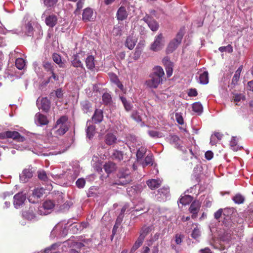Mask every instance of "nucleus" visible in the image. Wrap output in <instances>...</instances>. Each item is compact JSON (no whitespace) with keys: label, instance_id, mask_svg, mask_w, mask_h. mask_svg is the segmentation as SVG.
<instances>
[{"label":"nucleus","instance_id":"f257e3e1","mask_svg":"<svg viewBox=\"0 0 253 253\" xmlns=\"http://www.w3.org/2000/svg\"><path fill=\"white\" fill-rule=\"evenodd\" d=\"M164 75V71L161 67H155L153 69V72L150 75V79L146 81V84L149 87L156 88L162 83Z\"/></svg>","mask_w":253,"mask_h":253},{"label":"nucleus","instance_id":"f03ea898","mask_svg":"<svg viewBox=\"0 0 253 253\" xmlns=\"http://www.w3.org/2000/svg\"><path fill=\"white\" fill-rule=\"evenodd\" d=\"M118 179L116 182L118 185H125L130 183L132 178L128 169H121L118 173Z\"/></svg>","mask_w":253,"mask_h":253},{"label":"nucleus","instance_id":"7ed1b4c3","mask_svg":"<svg viewBox=\"0 0 253 253\" xmlns=\"http://www.w3.org/2000/svg\"><path fill=\"white\" fill-rule=\"evenodd\" d=\"M183 37V34L182 32L179 31L176 34L175 38L171 40L169 43L166 49L167 53H171L177 48L181 42Z\"/></svg>","mask_w":253,"mask_h":253},{"label":"nucleus","instance_id":"20e7f679","mask_svg":"<svg viewBox=\"0 0 253 253\" xmlns=\"http://www.w3.org/2000/svg\"><path fill=\"white\" fill-rule=\"evenodd\" d=\"M37 209L34 206H30L28 209L22 211V216L26 219L32 220L37 219Z\"/></svg>","mask_w":253,"mask_h":253},{"label":"nucleus","instance_id":"39448f33","mask_svg":"<svg viewBox=\"0 0 253 253\" xmlns=\"http://www.w3.org/2000/svg\"><path fill=\"white\" fill-rule=\"evenodd\" d=\"M4 137L12 138L18 142H23L25 138L16 131H6L2 134Z\"/></svg>","mask_w":253,"mask_h":253},{"label":"nucleus","instance_id":"423d86ee","mask_svg":"<svg viewBox=\"0 0 253 253\" xmlns=\"http://www.w3.org/2000/svg\"><path fill=\"white\" fill-rule=\"evenodd\" d=\"M142 20L148 24L152 31H156L158 30L159 25L152 17L146 14Z\"/></svg>","mask_w":253,"mask_h":253},{"label":"nucleus","instance_id":"0eeeda50","mask_svg":"<svg viewBox=\"0 0 253 253\" xmlns=\"http://www.w3.org/2000/svg\"><path fill=\"white\" fill-rule=\"evenodd\" d=\"M163 39V35L161 33L159 34L157 37H156L154 42L151 45V50L154 51H158L161 50L164 46Z\"/></svg>","mask_w":253,"mask_h":253},{"label":"nucleus","instance_id":"6e6552de","mask_svg":"<svg viewBox=\"0 0 253 253\" xmlns=\"http://www.w3.org/2000/svg\"><path fill=\"white\" fill-rule=\"evenodd\" d=\"M94 18L93 10L92 8L87 7L84 10L82 19L84 22L93 21Z\"/></svg>","mask_w":253,"mask_h":253},{"label":"nucleus","instance_id":"1a4fd4ad","mask_svg":"<svg viewBox=\"0 0 253 253\" xmlns=\"http://www.w3.org/2000/svg\"><path fill=\"white\" fill-rule=\"evenodd\" d=\"M201 207V203L199 201H194L192 202L189 208V211L192 213V218H195L197 216L198 212Z\"/></svg>","mask_w":253,"mask_h":253},{"label":"nucleus","instance_id":"9d476101","mask_svg":"<svg viewBox=\"0 0 253 253\" xmlns=\"http://www.w3.org/2000/svg\"><path fill=\"white\" fill-rule=\"evenodd\" d=\"M13 199V205L15 208L17 209L24 203L26 197L22 193H18L14 195Z\"/></svg>","mask_w":253,"mask_h":253},{"label":"nucleus","instance_id":"9b49d317","mask_svg":"<svg viewBox=\"0 0 253 253\" xmlns=\"http://www.w3.org/2000/svg\"><path fill=\"white\" fill-rule=\"evenodd\" d=\"M103 117L104 116L103 111L99 109H96L91 118V119L94 124H98L102 122Z\"/></svg>","mask_w":253,"mask_h":253},{"label":"nucleus","instance_id":"f8f14e48","mask_svg":"<svg viewBox=\"0 0 253 253\" xmlns=\"http://www.w3.org/2000/svg\"><path fill=\"white\" fill-rule=\"evenodd\" d=\"M127 12L126 8L124 6H121L118 10L117 12V19L119 21H123L127 17Z\"/></svg>","mask_w":253,"mask_h":253},{"label":"nucleus","instance_id":"ddd939ff","mask_svg":"<svg viewBox=\"0 0 253 253\" xmlns=\"http://www.w3.org/2000/svg\"><path fill=\"white\" fill-rule=\"evenodd\" d=\"M137 42V39L132 35H129L126 38L125 45L129 49H132Z\"/></svg>","mask_w":253,"mask_h":253},{"label":"nucleus","instance_id":"4468645a","mask_svg":"<svg viewBox=\"0 0 253 253\" xmlns=\"http://www.w3.org/2000/svg\"><path fill=\"white\" fill-rule=\"evenodd\" d=\"M45 22L47 26L53 28L57 23V17L54 14L50 15L45 18Z\"/></svg>","mask_w":253,"mask_h":253},{"label":"nucleus","instance_id":"2eb2a0df","mask_svg":"<svg viewBox=\"0 0 253 253\" xmlns=\"http://www.w3.org/2000/svg\"><path fill=\"white\" fill-rule=\"evenodd\" d=\"M50 108V102L47 97L42 98L41 100V108L43 111L47 112Z\"/></svg>","mask_w":253,"mask_h":253},{"label":"nucleus","instance_id":"dca6fc26","mask_svg":"<svg viewBox=\"0 0 253 253\" xmlns=\"http://www.w3.org/2000/svg\"><path fill=\"white\" fill-rule=\"evenodd\" d=\"M117 137L112 133H107L105 137V142L108 145H112L116 143Z\"/></svg>","mask_w":253,"mask_h":253},{"label":"nucleus","instance_id":"f3484780","mask_svg":"<svg viewBox=\"0 0 253 253\" xmlns=\"http://www.w3.org/2000/svg\"><path fill=\"white\" fill-rule=\"evenodd\" d=\"M55 132V134L58 136L64 134L69 130V125H59Z\"/></svg>","mask_w":253,"mask_h":253},{"label":"nucleus","instance_id":"a211bd4d","mask_svg":"<svg viewBox=\"0 0 253 253\" xmlns=\"http://www.w3.org/2000/svg\"><path fill=\"white\" fill-rule=\"evenodd\" d=\"M94 61V57L92 55L88 56L85 60L86 67L89 70H93L95 67Z\"/></svg>","mask_w":253,"mask_h":253},{"label":"nucleus","instance_id":"6ab92c4d","mask_svg":"<svg viewBox=\"0 0 253 253\" xmlns=\"http://www.w3.org/2000/svg\"><path fill=\"white\" fill-rule=\"evenodd\" d=\"M111 157L112 159L120 162L123 159V153L121 151L113 150Z\"/></svg>","mask_w":253,"mask_h":253},{"label":"nucleus","instance_id":"aec40b11","mask_svg":"<svg viewBox=\"0 0 253 253\" xmlns=\"http://www.w3.org/2000/svg\"><path fill=\"white\" fill-rule=\"evenodd\" d=\"M45 193V189L43 188L35 189L32 194V197L36 198L38 200L39 198L42 197Z\"/></svg>","mask_w":253,"mask_h":253},{"label":"nucleus","instance_id":"412c9836","mask_svg":"<svg viewBox=\"0 0 253 253\" xmlns=\"http://www.w3.org/2000/svg\"><path fill=\"white\" fill-rule=\"evenodd\" d=\"M82 109L84 113H87L91 111V104L87 100H85L82 102Z\"/></svg>","mask_w":253,"mask_h":253},{"label":"nucleus","instance_id":"4be33fe9","mask_svg":"<svg viewBox=\"0 0 253 253\" xmlns=\"http://www.w3.org/2000/svg\"><path fill=\"white\" fill-rule=\"evenodd\" d=\"M169 142L170 144H173L177 148H179L180 147V139L178 136L175 135L170 136L169 138Z\"/></svg>","mask_w":253,"mask_h":253},{"label":"nucleus","instance_id":"5701e85b","mask_svg":"<svg viewBox=\"0 0 253 253\" xmlns=\"http://www.w3.org/2000/svg\"><path fill=\"white\" fill-rule=\"evenodd\" d=\"M116 168V165L112 162L106 163L104 166V169L107 173H110L113 171Z\"/></svg>","mask_w":253,"mask_h":253},{"label":"nucleus","instance_id":"b1692460","mask_svg":"<svg viewBox=\"0 0 253 253\" xmlns=\"http://www.w3.org/2000/svg\"><path fill=\"white\" fill-rule=\"evenodd\" d=\"M71 63L72 66L75 68L84 67L78 55H74Z\"/></svg>","mask_w":253,"mask_h":253},{"label":"nucleus","instance_id":"393cba45","mask_svg":"<svg viewBox=\"0 0 253 253\" xmlns=\"http://www.w3.org/2000/svg\"><path fill=\"white\" fill-rule=\"evenodd\" d=\"M193 200V197L190 195H185L182 197L179 200L180 203L182 205L189 204Z\"/></svg>","mask_w":253,"mask_h":253},{"label":"nucleus","instance_id":"a878e982","mask_svg":"<svg viewBox=\"0 0 253 253\" xmlns=\"http://www.w3.org/2000/svg\"><path fill=\"white\" fill-rule=\"evenodd\" d=\"M68 118L67 116H62L57 120L54 128H57L59 125H68Z\"/></svg>","mask_w":253,"mask_h":253},{"label":"nucleus","instance_id":"bb28decb","mask_svg":"<svg viewBox=\"0 0 253 253\" xmlns=\"http://www.w3.org/2000/svg\"><path fill=\"white\" fill-rule=\"evenodd\" d=\"M43 67L46 72H49L50 73L54 71L56 66L54 64L49 62H44L43 63Z\"/></svg>","mask_w":253,"mask_h":253},{"label":"nucleus","instance_id":"cd10ccee","mask_svg":"<svg viewBox=\"0 0 253 253\" xmlns=\"http://www.w3.org/2000/svg\"><path fill=\"white\" fill-rule=\"evenodd\" d=\"M25 34L27 36H32L34 34V28L32 26V23L28 22L25 25Z\"/></svg>","mask_w":253,"mask_h":253},{"label":"nucleus","instance_id":"c85d7f7f","mask_svg":"<svg viewBox=\"0 0 253 253\" xmlns=\"http://www.w3.org/2000/svg\"><path fill=\"white\" fill-rule=\"evenodd\" d=\"M147 184L151 189L158 188L160 186L159 181L156 179H151L147 181Z\"/></svg>","mask_w":253,"mask_h":253},{"label":"nucleus","instance_id":"c756f323","mask_svg":"<svg viewBox=\"0 0 253 253\" xmlns=\"http://www.w3.org/2000/svg\"><path fill=\"white\" fill-rule=\"evenodd\" d=\"M154 159L152 154L148 155L145 158L144 162L142 163L143 168L148 165L152 166L153 164Z\"/></svg>","mask_w":253,"mask_h":253},{"label":"nucleus","instance_id":"7c9ffc66","mask_svg":"<svg viewBox=\"0 0 253 253\" xmlns=\"http://www.w3.org/2000/svg\"><path fill=\"white\" fill-rule=\"evenodd\" d=\"M152 226H144L141 228L140 236H142L143 238L145 239V237L151 231Z\"/></svg>","mask_w":253,"mask_h":253},{"label":"nucleus","instance_id":"2f4dec72","mask_svg":"<svg viewBox=\"0 0 253 253\" xmlns=\"http://www.w3.org/2000/svg\"><path fill=\"white\" fill-rule=\"evenodd\" d=\"M102 101L103 104L105 105L111 104L112 102L111 95L107 92L104 93L102 95Z\"/></svg>","mask_w":253,"mask_h":253},{"label":"nucleus","instance_id":"473e14b6","mask_svg":"<svg viewBox=\"0 0 253 253\" xmlns=\"http://www.w3.org/2000/svg\"><path fill=\"white\" fill-rule=\"evenodd\" d=\"M207 71L204 72L199 77L200 82L201 84H206L209 83V76Z\"/></svg>","mask_w":253,"mask_h":253},{"label":"nucleus","instance_id":"72a5a7b5","mask_svg":"<svg viewBox=\"0 0 253 253\" xmlns=\"http://www.w3.org/2000/svg\"><path fill=\"white\" fill-rule=\"evenodd\" d=\"M192 110L194 112L200 115L203 112V106L199 102H195L193 104Z\"/></svg>","mask_w":253,"mask_h":253},{"label":"nucleus","instance_id":"f704fd0d","mask_svg":"<svg viewBox=\"0 0 253 253\" xmlns=\"http://www.w3.org/2000/svg\"><path fill=\"white\" fill-rule=\"evenodd\" d=\"M37 120L38 123L41 125H47L48 123V121L47 119V118L45 116L41 114H38L37 115Z\"/></svg>","mask_w":253,"mask_h":253},{"label":"nucleus","instance_id":"c9c22d12","mask_svg":"<svg viewBox=\"0 0 253 253\" xmlns=\"http://www.w3.org/2000/svg\"><path fill=\"white\" fill-rule=\"evenodd\" d=\"M230 146L231 148L235 151H237L241 148H239V146L237 145V139L236 137H232L231 140L230 142Z\"/></svg>","mask_w":253,"mask_h":253},{"label":"nucleus","instance_id":"e433bc0d","mask_svg":"<svg viewBox=\"0 0 253 253\" xmlns=\"http://www.w3.org/2000/svg\"><path fill=\"white\" fill-rule=\"evenodd\" d=\"M143 50V45H141L140 44H138L135 50V52L134 53L133 58L135 60H137L140 56V55Z\"/></svg>","mask_w":253,"mask_h":253},{"label":"nucleus","instance_id":"4c0bfd02","mask_svg":"<svg viewBox=\"0 0 253 253\" xmlns=\"http://www.w3.org/2000/svg\"><path fill=\"white\" fill-rule=\"evenodd\" d=\"M52 59L55 63L59 65L60 67H63V63L62 62L61 57L60 55L57 53H53Z\"/></svg>","mask_w":253,"mask_h":253},{"label":"nucleus","instance_id":"58836bf2","mask_svg":"<svg viewBox=\"0 0 253 253\" xmlns=\"http://www.w3.org/2000/svg\"><path fill=\"white\" fill-rule=\"evenodd\" d=\"M146 152V149L144 147H141L138 149L136 153V157L137 160H141L144 156Z\"/></svg>","mask_w":253,"mask_h":253},{"label":"nucleus","instance_id":"ea45409f","mask_svg":"<svg viewBox=\"0 0 253 253\" xmlns=\"http://www.w3.org/2000/svg\"><path fill=\"white\" fill-rule=\"evenodd\" d=\"M15 66L17 69L22 70L25 66V60L22 58H18L16 59Z\"/></svg>","mask_w":253,"mask_h":253},{"label":"nucleus","instance_id":"a19ab883","mask_svg":"<svg viewBox=\"0 0 253 253\" xmlns=\"http://www.w3.org/2000/svg\"><path fill=\"white\" fill-rule=\"evenodd\" d=\"M232 200L236 204H241L244 203L245 198L240 194H237L233 197Z\"/></svg>","mask_w":253,"mask_h":253},{"label":"nucleus","instance_id":"79ce46f5","mask_svg":"<svg viewBox=\"0 0 253 253\" xmlns=\"http://www.w3.org/2000/svg\"><path fill=\"white\" fill-rule=\"evenodd\" d=\"M120 98L121 100L126 111H128L130 110L132 108L131 104L127 101L126 99L123 96H120Z\"/></svg>","mask_w":253,"mask_h":253},{"label":"nucleus","instance_id":"37998d69","mask_svg":"<svg viewBox=\"0 0 253 253\" xmlns=\"http://www.w3.org/2000/svg\"><path fill=\"white\" fill-rule=\"evenodd\" d=\"M242 69V66H240L236 70L232 79V83H236L239 80L240 74Z\"/></svg>","mask_w":253,"mask_h":253},{"label":"nucleus","instance_id":"c03bdc74","mask_svg":"<svg viewBox=\"0 0 253 253\" xmlns=\"http://www.w3.org/2000/svg\"><path fill=\"white\" fill-rule=\"evenodd\" d=\"M42 206L46 210H49L53 209L55 206V204L53 201L48 200L45 201L43 203Z\"/></svg>","mask_w":253,"mask_h":253},{"label":"nucleus","instance_id":"a18cd8bd","mask_svg":"<svg viewBox=\"0 0 253 253\" xmlns=\"http://www.w3.org/2000/svg\"><path fill=\"white\" fill-rule=\"evenodd\" d=\"M131 117L135 121L138 123H140L142 121L141 117L140 116L139 113L136 110H134L132 111Z\"/></svg>","mask_w":253,"mask_h":253},{"label":"nucleus","instance_id":"49530a36","mask_svg":"<svg viewBox=\"0 0 253 253\" xmlns=\"http://www.w3.org/2000/svg\"><path fill=\"white\" fill-rule=\"evenodd\" d=\"M245 96L242 93H236L234 94L233 96L232 100L236 102V104L237 103L240 101L241 100H245Z\"/></svg>","mask_w":253,"mask_h":253},{"label":"nucleus","instance_id":"de8ad7c7","mask_svg":"<svg viewBox=\"0 0 253 253\" xmlns=\"http://www.w3.org/2000/svg\"><path fill=\"white\" fill-rule=\"evenodd\" d=\"M95 131V126L92 125H89L87 126L86 129L87 136L89 138H91L94 135Z\"/></svg>","mask_w":253,"mask_h":253},{"label":"nucleus","instance_id":"09e8293b","mask_svg":"<svg viewBox=\"0 0 253 253\" xmlns=\"http://www.w3.org/2000/svg\"><path fill=\"white\" fill-rule=\"evenodd\" d=\"M38 178L43 181H46L47 180V176L45 171L39 170L38 171Z\"/></svg>","mask_w":253,"mask_h":253},{"label":"nucleus","instance_id":"8fccbe9b","mask_svg":"<svg viewBox=\"0 0 253 253\" xmlns=\"http://www.w3.org/2000/svg\"><path fill=\"white\" fill-rule=\"evenodd\" d=\"M144 240V239L143 238L142 236L140 237V236L138 238L137 240L136 241L135 244L133 246L132 249L134 250L137 249L139 247H140L142 245Z\"/></svg>","mask_w":253,"mask_h":253},{"label":"nucleus","instance_id":"3c124183","mask_svg":"<svg viewBox=\"0 0 253 253\" xmlns=\"http://www.w3.org/2000/svg\"><path fill=\"white\" fill-rule=\"evenodd\" d=\"M218 49L221 52L227 51L228 53H231L233 52V47L231 44H228L226 46H221Z\"/></svg>","mask_w":253,"mask_h":253},{"label":"nucleus","instance_id":"603ef678","mask_svg":"<svg viewBox=\"0 0 253 253\" xmlns=\"http://www.w3.org/2000/svg\"><path fill=\"white\" fill-rule=\"evenodd\" d=\"M23 176L25 178H31L33 175V171L29 169H26L23 171Z\"/></svg>","mask_w":253,"mask_h":253},{"label":"nucleus","instance_id":"864d4df0","mask_svg":"<svg viewBox=\"0 0 253 253\" xmlns=\"http://www.w3.org/2000/svg\"><path fill=\"white\" fill-rule=\"evenodd\" d=\"M85 184V180L83 178H79L76 182V186L79 188H83Z\"/></svg>","mask_w":253,"mask_h":253},{"label":"nucleus","instance_id":"5fc2aeb1","mask_svg":"<svg viewBox=\"0 0 253 253\" xmlns=\"http://www.w3.org/2000/svg\"><path fill=\"white\" fill-rule=\"evenodd\" d=\"M85 73V68L84 67H79L73 71V74L76 75H83Z\"/></svg>","mask_w":253,"mask_h":253},{"label":"nucleus","instance_id":"6e6d98bb","mask_svg":"<svg viewBox=\"0 0 253 253\" xmlns=\"http://www.w3.org/2000/svg\"><path fill=\"white\" fill-rule=\"evenodd\" d=\"M81 230V225L79 224H73L72 225L71 230L73 234L77 233L79 230Z\"/></svg>","mask_w":253,"mask_h":253},{"label":"nucleus","instance_id":"4d7b16f0","mask_svg":"<svg viewBox=\"0 0 253 253\" xmlns=\"http://www.w3.org/2000/svg\"><path fill=\"white\" fill-rule=\"evenodd\" d=\"M58 0H43L44 4L47 7L53 6Z\"/></svg>","mask_w":253,"mask_h":253},{"label":"nucleus","instance_id":"13d9d810","mask_svg":"<svg viewBox=\"0 0 253 253\" xmlns=\"http://www.w3.org/2000/svg\"><path fill=\"white\" fill-rule=\"evenodd\" d=\"M184 236L180 234H176L175 235V242L177 245H180Z\"/></svg>","mask_w":253,"mask_h":253},{"label":"nucleus","instance_id":"bf43d9fd","mask_svg":"<svg viewBox=\"0 0 253 253\" xmlns=\"http://www.w3.org/2000/svg\"><path fill=\"white\" fill-rule=\"evenodd\" d=\"M200 236V232L199 229L195 228L192 232L191 236L194 239H197Z\"/></svg>","mask_w":253,"mask_h":253},{"label":"nucleus","instance_id":"052dcab7","mask_svg":"<svg viewBox=\"0 0 253 253\" xmlns=\"http://www.w3.org/2000/svg\"><path fill=\"white\" fill-rule=\"evenodd\" d=\"M50 73L51 74V76L49 77L48 81L46 83V84L48 83L52 79H53L54 81H57L59 80L58 76L55 73L54 71L50 72Z\"/></svg>","mask_w":253,"mask_h":253},{"label":"nucleus","instance_id":"680f3d73","mask_svg":"<svg viewBox=\"0 0 253 253\" xmlns=\"http://www.w3.org/2000/svg\"><path fill=\"white\" fill-rule=\"evenodd\" d=\"M148 134L152 137H161L160 133L157 131L155 130H149Z\"/></svg>","mask_w":253,"mask_h":253},{"label":"nucleus","instance_id":"e2e57ef3","mask_svg":"<svg viewBox=\"0 0 253 253\" xmlns=\"http://www.w3.org/2000/svg\"><path fill=\"white\" fill-rule=\"evenodd\" d=\"M84 1L79 0L77 3V8L75 11V13H77L78 11L82 9L83 7Z\"/></svg>","mask_w":253,"mask_h":253},{"label":"nucleus","instance_id":"0e129e2a","mask_svg":"<svg viewBox=\"0 0 253 253\" xmlns=\"http://www.w3.org/2000/svg\"><path fill=\"white\" fill-rule=\"evenodd\" d=\"M46 210L43 208V206H42L38 208L37 212L40 215H46L47 214V212L46 211H44Z\"/></svg>","mask_w":253,"mask_h":253},{"label":"nucleus","instance_id":"69168bd1","mask_svg":"<svg viewBox=\"0 0 253 253\" xmlns=\"http://www.w3.org/2000/svg\"><path fill=\"white\" fill-rule=\"evenodd\" d=\"M188 95L189 96H196L198 93L195 88H191L188 92Z\"/></svg>","mask_w":253,"mask_h":253},{"label":"nucleus","instance_id":"338daca9","mask_svg":"<svg viewBox=\"0 0 253 253\" xmlns=\"http://www.w3.org/2000/svg\"><path fill=\"white\" fill-rule=\"evenodd\" d=\"M175 117L177 122L179 125H183L184 123V121L182 116L178 114H176Z\"/></svg>","mask_w":253,"mask_h":253},{"label":"nucleus","instance_id":"774afa93","mask_svg":"<svg viewBox=\"0 0 253 253\" xmlns=\"http://www.w3.org/2000/svg\"><path fill=\"white\" fill-rule=\"evenodd\" d=\"M213 154L211 151H208L205 153V158L208 160H210L213 158Z\"/></svg>","mask_w":253,"mask_h":253}]
</instances>
